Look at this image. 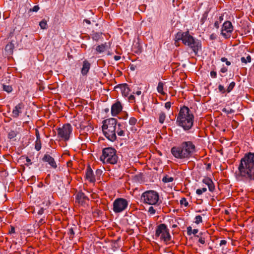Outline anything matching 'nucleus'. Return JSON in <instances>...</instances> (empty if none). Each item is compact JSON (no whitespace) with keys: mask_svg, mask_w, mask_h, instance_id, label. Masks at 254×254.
I'll return each mask as SVG.
<instances>
[{"mask_svg":"<svg viewBox=\"0 0 254 254\" xmlns=\"http://www.w3.org/2000/svg\"><path fill=\"white\" fill-rule=\"evenodd\" d=\"M237 177L246 183H254V152L245 154L241 159Z\"/></svg>","mask_w":254,"mask_h":254,"instance_id":"f257e3e1","label":"nucleus"},{"mask_svg":"<svg viewBox=\"0 0 254 254\" xmlns=\"http://www.w3.org/2000/svg\"><path fill=\"white\" fill-rule=\"evenodd\" d=\"M195 151L194 144L190 141H184L180 146L171 148L172 155L176 158H189Z\"/></svg>","mask_w":254,"mask_h":254,"instance_id":"f03ea898","label":"nucleus"},{"mask_svg":"<svg viewBox=\"0 0 254 254\" xmlns=\"http://www.w3.org/2000/svg\"><path fill=\"white\" fill-rule=\"evenodd\" d=\"M194 116L187 106L181 108L176 119L177 124L185 130L190 129L193 124Z\"/></svg>","mask_w":254,"mask_h":254,"instance_id":"7ed1b4c3","label":"nucleus"},{"mask_svg":"<svg viewBox=\"0 0 254 254\" xmlns=\"http://www.w3.org/2000/svg\"><path fill=\"white\" fill-rule=\"evenodd\" d=\"M181 40L183 43L190 48L196 54L201 48V43L190 34L189 32H178L175 36L176 42Z\"/></svg>","mask_w":254,"mask_h":254,"instance_id":"20e7f679","label":"nucleus"},{"mask_svg":"<svg viewBox=\"0 0 254 254\" xmlns=\"http://www.w3.org/2000/svg\"><path fill=\"white\" fill-rule=\"evenodd\" d=\"M117 120L110 118L104 120L102 125V130L104 135L111 141H114L117 139L116 135Z\"/></svg>","mask_w":254,"mask_h":254,"instance_id":"39448f33","label":"nucleus"},{"mask_svg":"<svg viewBox=\"0 0 254 254\" xmlns=\"http://www.w3.org/2000/svg\"><path fill=\"white\" fill-rule=\"evenodd\" d=\"M100 160L103 163L116 164L118 161L116 150L112 147H107L103 149Z\"/></svg>","mask_w":254,"mask_h":254,"instance_id":"423d86ee","label":"nucleus"},{"mask_svg":"<svg viewBox=\"0 0 254 254\" xmlns=\"http://www.w3.org/2000/svg\"><path fill=\"white\" fill-rule=\"evenodd\" d=\"M159 199L158 193L153 190L144 192L141 196V200L145 204L155 206Z\"/></svg>","mask_w":254,"mask_h":254,"instance_id":"0eeeda50","label":"nucleus"},{"mask_svg":"<svg viewBox=\"0 0 254 254\" xmlns=\"http://www.w3.org/2000/svg\"><path fill=\"white\" fill-rule=\"evenodd\" d=\"M155 237L159 238L161 241L167 244L171 239L169 230L165 224L157 226L155 231Z\"/></svg>","mask_w":254,"mask_h":254,"instance_id":"6e6552de","label":"nucleus"},{"mask_svg":"<svg viewBox=\"0 0 254 254\" xmlns=\"http://www.w3.org/2000/svg\"><path fill=\"white\" fill-rule=\"evenodd\" d=\"M128 202L123 198L116 199L113 203V210L115 213H119L125 211L127 208Z\"/></svg>","mask_w":254,"mask_h":254,"instance_id":"1a4fd4ad","label":"nucleus"},{"mask_svg":"<svg viewBox=\"0 0 254 254\" xmlns=\"http://www.w3.org/2000/svg\"><path fill=\"white\" fill-rule=\"evenodd\" d=\"M72 131V128L70 124L64 125L62 127L58 128V136L62 140L67 141L69 139Z\"/></svg>","mask_w":254,"mask_h":254,"instance_id":"9d476101","label":"nucleus"},{"mask_svg":"<svg viewBox=\"0 0 254 254\" xmlns=\"http://www.w3.org/2000/svg\"><path fill=\"white\" fill-rule=\"evenodd\" d=\"M234 30V27L230 21H226L223 24L221 30V35L225 39H229L231 37Z\"/></svg>","mask_w":254,"mask_h":254,"instance_id":"9b49d317","label":"nucleus"},{"mask_svg":"<svg viewBox=\"0 0 254 254\" xmlns=\"http://www.w3.org/2000/svg\"><path fill=\"white\" fill-rule=\"evenodd\" d=\"M24 105L23 103H20L15 106L12 112V116L13 118H17L19 115L22 113L24 109Z\"/></svg>","mask_w":254,"mask_h":254,"instance_id":"f8f14e48","label":"nucleus"},{"mask_svg":"<svg viewBox=\"0 0 254 254\" xmlns=\"http://www.w3.org/2000/svg\"><path fill=\"white\" fill-rule=\"evenodd\" d=\"M43 161L48 163L51 167L54 169H56L57 168V163L54 158L49 154H45L43 158Z\"/></svg>","mask_w":254,"mask_h":254,"instance_id":"ddd939ff","label":"nucleus"},{"mask_svg":"<svg viewBox=\"0 0 254 254\" xmlns=\"http://www.w3.org/2000/svg\"><path fill=\"white\" fill-rule=\"evenodd\" d=\"M122 110L121 104L117 102L112 106L111 114L113 116L117 115Z\"/></svg>","mask_w":254,"mask_h":254,"instance_id":"4468645a","label":"nucleus"},{"mask_svg":"<svg viewBox=\"0 0 254 254\" xmlns=\"http://www.w3.org/2000/svg\"><path fill=\"white\" fill-rule=\"evenodd\" d=\"M76 201L81 205H83L86 203V201H88V197L82 192L77 193L76 196Z\"/></svg>","mask_w":254,"mask_h":254,"instance_id":"2eb2a0df","label":"nucleus"},{"mask_svg":"<svg viewBox=\"0 0 254 254\" xmlns=\"http://www.w3.org/2000/svg\"><path fill=\"white\" fill-rule=\"evenodd\" d=\"M91 64L87 60H84L83 62L82 67L81 69V73L82 75L84 76L87 75L90 68Z\"/></svg>","mask_w":254,"mask_h":254,"instance_id":"dca6fc26","label":"nucleus"},{"mask_svg":"<svg viewBox=\"0 0 254 254\" xmlns=\"http://www.w3.org/2000/svg\"><path fill=\"white\" fill-rule=\"evenodd\" d=\"M203 183L205 184L206 185L208 186V190L210 191L213 192L215 190V186L214 184L212 181L208 177H206L204 178L202 180Z\"/></svg>","mask_w":254,"mask_h":254,"instance_id":"f3484780","label":"nucleus"},{"mask_svg":"<svg viewBox=\"0 0 254 254\" xmlns=\"http://www.w3.org/2000/svg\"><path fill=\"white\" fill-rule=\"evenodd\" d=\"M86 178L91 183L95 181V178L93 175V172L91 168L88 167L86 170Z\"/></svg>","mask_w":254,"mask_h":254,"instance_id":"a211bd4d","label":"nucleus"},{"mask_svg":"<svg viewBox=\"0 0 254 254\" xmlns=\"http://www.w3.org/2000/svg\"><path fill=\"white\" fill-rule=\"evenodd\" d=\"M117 88H119L122 93V95L124 96H127L129 93V88L126 84H121Z\"/></svg>","mask_w":254,"mask_h":254,"instance_id":"6ab92c4d","label":"nucleus"},{"mask_svg":"<svg viewBox=\"0 0 254 254\" xmlns=\"http://www.w3.org/2000/svg\"><path fill=\"white\" fill-rule=\"evenodd\" d=\"M14 48V45L13 43L12 42L8 43L5 47V52L6 55L8 56L12 55Z\"/></svg>","mask_w":254,"mask_h":254,"instance_id":"aec40b11","label":"nucleus"},{"mask_svg":"<svg viewBox=\"0 0 254 254\" xmlns=\"http://www.w3.org/2000/svg\"><path fill=\"white\" fill-rule=\"evenodd\" d=\"M109 48L108 45L107 43L104 44H101L97 46L96 48V51L98 53H102L106 51Z\"/></svg>","mask_w":254,"mask_h":254,"instance_id":"412c9836","label":"nucleus"},{"mask_svg":"<svg viewBox=\"0 0 254 254\" xmlns=\"http://www.w3.org/2000/svg\"><path fill=\"white\" fill-rule=\"evenodd\" d=\"M116 134L117 133L120 136H124L125 135V132L123 128H122V126L121 124H117L116 125Z\"/></svg>","mask_w":254,"mask_h":254,"instance_id":"4be33fe9","label":"nucleus"},{"mask_svg":"<svg viewBox=\"0 0 254 254\" xmlns=\"http://www.w3.org/2000/svg\"><path fill=\"white\" fill-rule=\"evenodd\" d=\"M102 33L99 32H93L91 34L92 38L96 41H99L102 37Z\"/></svg>","mask_w":254,"mask_h":254,"instance_id":"5701e85b","label":"nucleus"},{"mask_svg":"<svg viewBox=\"0 0 254 254\" xmlns=\"http://www.w3.org/2000/svg\"><path fill=\"white\" fill-rule=\"evenodd\" d=\"M164 83H163L162 82L160 81L158 83V86L157 87V90L158 92L160 94H161V95H163L165 94V93L164 91Z\"/></svg>","mask_w":254,"mask_h":254,"instance_id":"b1692460","label":"nucleus"},{"mask_svg":"<svg viewBox=\"0 0 254 254\" xmlns=\"http://www.w3.org/2000/svg\"><path fill=\"white\" fill-rule=\"evenodd\" d=\"M166 119V115L163 112H161L159 115V122L161 124L164 123Z\"/></svg>","mask_w":254,"mask_h":254,"instance_id":"393cba45","label":"nucleus"},{"mask_svg":"<svg viewBox=\"0 0 254 254\" xmlns=\"http://www.w3.org/2000/svg\"><path fill=\"white\" fill-rule=\"evenodd\" d=\"M174 178L173 177L168 176H166L162 179V181L165 183L172 182Z\"/></svg>","mask_w":254,"mask_h":254,"instance_id":"a878e982","label":"nucleus"},{"mask_svg":"<svg viewBox=\"0 0 254 254\" xmlns=\"http://www.w3.org/2000/svg\"><path fill=\"white\" fill-rule=\"evenodd\" d=\"M39 26L42 29H46L47 28V22L45 19L42 20L39 23Z\"/></svg>","mask_w":254,"mask_h":254,"instance_id":"bb28decb","label":"nucleus"},{"mask_svg":"<svg viewBox=\"0 0 254 254\" xmlns=\"http://www.w3.org/2000/svg\"><path fill=\"white\" fill-rule=\"evenodd\" d=\"M3 90L6 91L7 93H10L12 91V88L9 85H2Z\"/></svg>","mask_w":254,"mask_h":254,"instance_id":"cd10ccee","label":"nucleus"},{"mask_svg":"<svg viewBox=\"0 0 254 254\" xmlns=\"http://www.w3.org/2000/svg\"><path fill=\"white\" fill-rule=\"evenodd\" d=\"M35 148L36 150L39 151L41 148V142L40 140H36L35 141Z\"/></svg>","mask_w":254,"mask_h":254,"instance_id":"c85d7f7f","label":"nucleus"},{"mask_svg":"<svg viewBox=\"0 0 254 254\" xmlns=\"http://www.w3.org/2000/svg\"><path fill=\"white\" fill-rule=\"evenodd\" d=\"M202 222V217L200 215H197L194 218V223L199 224Z\"/></svg>","mask_w":254,"mask_h":254,"instance_id":"c756f323","label":"nucleus"},{"mask_svg":"<svg viewBox=\"0 0 254 254\" xmlns=\"http://www.w3.org/2000/svg\"><path fill=\"white\" fill-rule=\"evenodd\" d=\"M67 234L69 236V238L72 239L74 237V236L75 234L74 230H73V228H69L68 230Z\"/></svg>","mask_w":254,"mask_h":254,"instance_id":"7c9ffc66","label":"nucleus"},{"mask_svg":"<svg viewBox=\"0 0 254 254\" xmlns=\"http://www.w3.org/2000/svg\"><path fill=\"white\" fill-rule=\"evenodd\" d=\"M180 204L181 205H184L185 207H187L189 205V203L186 198L183 197L180 200Z\"/></svg>","mask_w":254,"mask_h":254,"instance_id":"2f4dec72","label":"nucleus"},{"mask_svg":"<svg viewBox=\"0 0 254 254\" xmlns=\"http://www.w3.org/2000/svg\"><path fill=\"white\" fill-rule=\"evenodd\" d=\"M235 86V83L234 82H231L227 89V92L228 93L230 92L233 90Z\"/></svg>","mask_w":254,"mask_h":254,"instance_id":"473e14b6","label":"nucleus"},{"mask_svg":"<svg viewBox=\"0 0 254 254\" xmlns=\"http://www.w3.org/2000/svg\"><path fill=\"white\" fill-rule=\"evenodd\" d=\"M206 190H207V189L206 188H203L202 189H198L196 190V193L198 195H201L203 192L206 191Z\"/></svg>","mask_w":254,"mask_h":254,"instance_id":"72a5a7b5","label":"nucleus"},{"mask_svg":"<svg viewBox=\"0 0 254 254\" xmlns=\"http://www.w3.org/2000/svg\"><path fill=\"white\" fill-rule=\"evenodd\" d=\"M148 212L150 215H154L156 213V209L152 205L148 208Z\"/></svg>","mask_w":254,"mask_h":254,"instance_id":"f704fd0d","label":"nucleus"},{"mask_svg":"<svg viewBox=\"0 0 254 254\" xmlns=\"http://www.w3.org/2000/svg\"><path fill=\"white\" fill-rule=\"evenodd\" d=\"M222 111L227 114H232L234 113L235 112V110L232 109H227V108H223L222 109Z\"/></svg>","mask_w":254,"mask_h":254,"instance_id":"c9c22d12","label":"nucleus"},{"mask_svg":"<svg viewBox=\"0 0 254 254\" xmlns=\"http://www.w3.org/2000/svg\"><path fill=\"white\" fill-rule=\"evenodd\" d=\"M136 122L137 120L134 117H131L129 120V124L131 126L135 125Z\"/></svg>","mask_w":254,"mask_h":254,"instance_id":"e433bc0d","label":"nucleus"},{"mask_svg":"<svg viewBox=\"0 0 254 254\" xmlns=\"http://www.w3.org/2000/svg\"><path fill=\"white\" fill-rule=\"evenodd\" d=\"M16 135V134L15 132L14 131L11 130L8 133V137L11 139L15 137Z\"/></svg>","mask_w":254,"mask_h":254,"instance_id":"4c0bfd02","label":"nucleus"},{"mask_svg":"<svg viewBox=\"0 0 254 254\" xmlns=\"http://www.w3.org/2000/svg\"><path fill=\"white\" fill-rule=\"evenodd\" d=\"M218 90L219 92H221L222 93H224L225 92V90L224 86L221 84H220L218 86Z\"/></svg>","mask_w":254,"mask_h":254,"instance_id":"58836bf2","label":"nucleus"},{"mask_svg":"<svg viewBox=\"0 0 254 254\" xmlns=\"http://www.w3.org/2000/svg\"><path fill=\"white\" fill-rule=\"evenodd\" d=\"M192 228L190 226H189L187 227V233H188V235L190 236L192 234Z\"/></svg>","mask_w":254,"mask_h":254,"instance_id":"ea45409f","label":"nucleus"},{"mask_svg":"<svg viewBox=\"0 0 254 254\" xmlns=\"http://www.w3.org/2000/svg\"><path fill=\"white\" fill-rule=\"evenodd\" d=\"M210 74L211 77L213 78H215L217 77V73L215 71H211L210 72Z\"/></svg>","mask_w":254,"mask_h":254,"instance_id":"a19ab883","label":"nucleus"},{"mask_svg":"<svg viewBox=\"0 0 254 254\" xmlns=\"http://www.w3.org/2000/svg\"><path fill=\"white\" fill-rule=\"evenodd\" d=\"M171 105L170 102H167L165 104V107L166 109L169 110L171 108Z\"/></svg>","mask_w":254,"mask_h":254,"instance_id":"79ce46f5","label":"nucleus"},{"mask_svg":"<svg viewBox=\"0 0 254 254\" xmlns=\"http://www.w3.org/2000/svg\"><path fill=\"white\" fill-rule=\"evenodd\" d=\"M39 7L38 5H35L33 7L32 9H31V10L32 11H34V12H37L39 10Z\"/></svg>","mask_w":254,"mask_h":254,"instance_id":"37998d69","label":"nucleus"},{"mask_svg":"<svg viewBox=\"0 0 254 254\" xmlns=\"http://www.w3.org/2000/svg\"><path fill=\"white\" fill-rule=\"evenodd\" d=\"M198 242L201 244H204L205 242V238L202 237H200L198 239Z\"/></svg>","mask_w":254,"mask_h":254,"instance_id":"c03bdc74","label":"nucleus"},{"mask_svg":"<svg viewBox=\"0 0 254 254\" xmlns=\"http://www.w3.org/2000/svg\"><path fill=\"white\" fill-rule=\"evenodd\" d=\"M15 233V228L13 226H10V229L9 231L10 234H14Z\"/></svg>","mask_w":254,"mask_h":254,"instance_id":"a18cd8bd","label":"nucleus"},{"mask_svg":"<svg viewBox=\"0 0 254 254\" xmlns=\"http://www.w3.org/2000/svg\"><path fill=\"white\" fill-rule=\"evenodd\" d=\"M36 140H40V133L39 132V131L37 129L36 130Z\"/></svg>","mask_w":254,"mask_h":254,"instance_id":"49530a36","label":"nucleus"},{"mask_svg":"<svg viewBox=\"0 0 254 254\" xmlns=\"http://www.w3.org/2000/svg\"><path fill=\"white\" fill-rule=\"evenodd\" d=\"M227 244V241L225 240H222L220 241L219 245L220 246H222L223 245H225Z\"/></svg>","mask_w":254,"mask_h":254,"instance_id":"de8ad7c7","label":"nucleus"},{"mask_svg":"<svg viewBox=\"0 0 254 254\" xmlns=\"http://www.w3.org/2000/svg\"><path fill=\"white\" fill-rule=\"evenodd\" d=\"M134 96L133 95H130L128 97V100L130 102H133L134 100Z\"/></svg>","mask_w":254,"mask_h":254,"instance_id":"09e8293b","label":"nucleus"},{"mask_svg":"<svg viewBox=\"0 0 254 254\" xmlns=\"http://www.w3.org/2000/svg\"><path fill=\"white\" fill-rule=\"evenodd\" d=\"M227 68L226 67H223L221 68L220 69V71L222 72V73H225L226 72H227Z\"/></svg>","mask_w":254,"mask_h":254,"instance_id":"8fccbe9b","label":"nucleus"},{"mask_svg":"<svg viewBox=\"0 0 254 254\" xmlns=\"http://www.w3.org/2000/svg\"><path fill=\"white\" fill-rule=\"evenodd\" d=\"M210 38L211 40H214L216 38V35L215 34H212L210 35Z\"/></svg>","mask_w":254,"mask_h":254,"instance_id":"3c124183","label":"nucleus"},{"mask_svg":"<svg viewBox=\"0 0 254 254\" xmlns=\"http://www.w3.org/2000/svg\"><path fill=\"white\" fill-rule=\"evenodd\" d=\"M219 22L217 21H215V23H214V26L217 28L218 29L219 27Z\"/></svg>","mask_w":254,"mask_h":254,"instance_id":"603ef678","label":"nucleus"},{"mask_svg":"<svg viewBox=\"0 0 254 254\" xmlns=\"http://www.w3.org/2000/svg\"><path fill=\"white\" fill-rule=\"evenodd\" d=\"M241 61L243 63H245V64L247 63V60L245 57H242L241 59Z\"/></svg>","mask_w":254,"mask_h":254,"instance_id":"864d4df0","label":"nucleus"},{"mask_svg":"<svg viewBox=\"0 0 254 254\" xmlns=\"http://www.w3.org/2000/svg\"><path fill=\"white\" fill-rule=\"evenodd\" d=\"M247 63H250L251 62V57L250 55H248L246 58Z\"/></svg>","mask_w":254,"mask_h":254,"instance_id":"5fc2aeb1","label":"nucleus"},{"mask_svg":"<svg viewBox=\"0 0 254 254\" xmlns=\"http://www.w3.org/2000/svg\"><path fill=\"white\" fill-rule=\"evenodd\" d=\"M198 232V230L197 229H194L192 230V234L194 235H196Z\"/></svg>","mask_w":254,"mask_h":254,"instance_id":"6e6d98bb","label":"nucleus"},{"mask_svg":"<svg viewBox=\"0 0 254 254\" xmlns=\"http://www.w3.org/2000/svg\"><path fill=\"white\" fill-rule=\"evenodd\" d=\"M26 162L30 165L32 164V163L31 162V160L30 159H29L28 157H26Z\"/></svg>","mask_w":254,"mask_h":254,"instance_id":"4d7b16f0","label":"nucleus"},{"mask_svg":"<svg viewBox=\"0 0 254 254\" xmlns=\"http://www.w3.org/2000/svg\"><path fill=\"white\" fill-rule=\"evenodd\" d=\"M121 59V57L119 56H115L114 57V59L115 61H119Z\"/></svg>","mask_w":254,"mask_h":254,"instance_id":"13d9d810","label":"nucleus"},{"mask_svg":"<svg viewBox=\"0 0 254 254\" xmlns=\"http://www.w3.org/2000/svg\"><path fill=\"white\" fill-rule=\"evenodd\" d=\"M72 165V161L71 160L68 161L67 162V167H70Z\"/></svg>","mask_w":254,"mask_h":254,"instance_id":"bf43d9fd","label":"nucleus"},{"mask_svg":"<svg viewBox=\"0 0 254 254\" xmlns=\"http://www.w3.org/2000/svg\"><path fill=\"white\" fill-rule=\"evenodd\" d=\"M83 22H84L86 23H87V24H90L91 23L90 21L89 20H88V19H84V20H83Z\"/></svg>","mask_w":254,"mask_h":254,"instance_id":"052dcab7","label":"nucleus"},{"mask_svg":"<svg viewBox=\"0 0 254 254\" xmlns=\"http://www.w3.org/2000/svg\"><path fill=\"white\" fill-rule=\"evenodd\" d=\"M221 61L222 62H225L228 61L227 60V59L225 58V57H223L221 59Z\"/></svg>","mask_w":254,"mask_h":254,"instance_id":"680f3d73","label":"nucleus"},{"mask_svg":"<svg viewBox=\"0 0 254 254\" xmlns=\"http://www.w3.org/2000/svg\"><path fill=\"white\" fill-rule=\"evenodd\" d=\"M136 95H138V96H139L140 95H141V91H137L135 92V93Z\"/></svg>","mask_w":254,"mask_h":254,"instance_id":"e2e57ef3","label":"nucleus"},{"mask_svg":"<svg viewBox=\"0 0 254 254\" xmlns=\"http://www.w3.org/2000/svg\"><path fill=\"white\" fill-rule=\"evenodd\" d=\"M202 234L201 233H199L198 235H195V237L198 238L199 239L200 237H202Z\"/></svg>","mask_w":254,"mask_h":254,"instance_id":"0e129e2a","label":"nucleus"},{"mask_svg":"<svg viewBox=\"0 0 254 254\" xmlns=\"http://www.w3.org/2000/svg\"><path fill=\"white\" fill-rule=\"evenodd\" d=\"M223 20V16H219V22H221Z\"/></svg>","mask_w":254,"mask_h":254,"instance_id":"69168bd1","label":"nucleus"},{"mask_svg":"<svg viewBox=\"0 0 254 254\" xmlns=\"http://www.w3.org/2000/svg\"><path fill=\"white\" fill-rule=\"evenodd\" d=\"M226 64L227 65H231V62L228 61H227L226 62Z\"/></svg>","mask_w":254,"mask_h":254,"instance_id":"338daca9","label":"nucleus"},{"mask_svg":"<svg viewBox=\"0 0 254 254\" xmlns=\"http://www.w3.org/2000/svg\"><path fill=\"white\" fill-rule=\"evenodd\" d=\"M177 227V225H173V227L175 228V227Z\"/></svg>","mask_w":254,"mask_h":254,"instance_id":"774afa93","label":"nucleus"}]
</instances>
